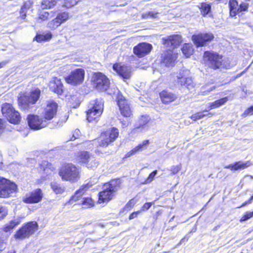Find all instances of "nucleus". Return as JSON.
<instances>
[{"label": "nucleus", "mask_w": 253, "mask_h": 253, "mask_svg": "<svg viewBox=\"0 0 253 253\" xmlns=\"http://www.w3.org/2000/svg\"><path fill=\"white\" fill-rule=\"evenodd\" d=\"M119 135L118 129L112 127L102 132L100 137L94 141L97 143V151L100 148H105L113 142Z\"/></svg>", "instance_id": "nucleus-1"}, {"label": "nucleus", "mask_w": 253, "mask_h": 253, "mask_svg": "<svg viewBox=\"0 0 253 253\" xmlns=\"http://www.w3.org/2000/svg\"><path fill=\"white\" fill-rule=\"evenodd\" d=\"M120 184L119 179H114L109 183H105L103 186V190L99 193V203H102L111 200L114 193L120 187Z\"/></svg>", "instance_id": "nucleus-2"}, {"label": "nucleus", "mask_w": 253, "mask_h": 253, "mask_svg": "<svg viewBox=\"0 0 253 253\" xmlns=\"http://www.w3.org/2000/svg\"><path fill=\"white\" fill-rule=\"evenodd\" d=\"M104 102L101 99L91 101L88 105L86 111V119L91 122L99 117L102 113Z\"/></svg>", "instance_id": "nucleus-3"}, {"label": "nucleus", "mask_w": 253, "mask_h": 253, "mask_svg": "<svg viewBox=\"0 0 253 253\" xmlns=\"http://www.w3.org/2000/svg\"><path fill=\"white\" fill-rule=\"evenodd\" d=\"M59 174L63 180L73 182L78 181L80 178L79 169L72 164H68L62 167Z\"/></svg>", "instance_id": "nucleus-4"}, {"label": "nucleus", "mask_w": 253, "mask_h": 253, "mask_svg": "<svg viewBox=\"0 0 253 253\" xmlns=\"http://www.w3.org/2000/svg\"><path fill=\"white\" fill-rule=\"evenodd\" d=\"M41 94V90L35 89L29 94L20 97L18 99L19 106L22 110H26L30 109L39 99Z\"/></svg>", "instance_id": "nucleus-5"}, {"label": "nucleus", "mask_w": 253, "mask_h": 253, "mask_svg": "<svg viewBox=\"0 0 253 253\" xmlns=\"http://www.w3.org/2000/svg\"><path fill=\"white\" fill-rule=\"evenodd\" d=\"M17 192V186L10 180L0 177V198H8L13 196Z\"/></svg>", "instance_id": "nucleus-6"}, {"label": "nucleus", "mask_w": 253, "mask_h": 253, "mask_svg": "<svg viewBox=\"0 0 253 253\" xmlns=\"http://www.w3.org/2000/svg\"><path fill=\"white\" fill-rule=\"evenodd\" d=\"M204 60L207 66L213 69L225 67L223 63L222 56L216 53L205 52Z\"/></svg>", "instance_id": "nucleus-7"}, {"label": "nucleus", "mask_w": 253, "mask_h": 253, "mask_svg": "<svg viewBox=\"0 0 253 253\" xmlns=\"http://www.w3.org/2000/svg\"><path fill=\"white\" fill-rule=\"evenodd\" d=\"M1 112L3 115L5 117L8 121L14 124H18L21 120V116L19 113L16 111L12 106L8 103L2 105Z\"/></svg>", "instance_id": "nucleus-8"}, {"label": "nucleus", "mask_w": 253, "mask_h": 253, "mask_svg": "<svg viewBox=\"0 0 253 253\" xmlns=\"http://www.w3.org/2000/svg\"><path fill=\"white\" fill-rule=\"evenodd\" d=\"M38 225L36 221L28 222L20 228L15 234V238L17 239H24L28 238L38 230Z\"/></svg>", "instance_id": "nucleus-9"}, {"label": "nucleus", "mask_w": 253, "mask_h": 253, "mask_svg": "<svg viewBox=\"0 0 253 253\" xmlns=\"http://www.w3.org/2000/svg\"><path fill=\"white\" fill-rule=\"evenodd\" d=\"M92 82L94 87L99 90H106L110 85L109 79L105 75L100 72L94 74Z\"/></svg>", "instance_id": "nucleus-10"}, {"label": "nucleus", "mask_w": 253, "mask_h": 253, "mask_svg": "<svg viewBox=\"0 0 253 253\" xmlns=\"http://www.w3.org/2000/svg\"><path fill=\"white\" fill-rule=\"evenodd\" d=\"M84 76V70L82 69H77L72 71L68 76L65 78V79L68 84L76 85L83 82Z\"/></svg>", "instance_id": "nucleus-11"}, {"label": "nucleus", "mask_w": 253, "mask_h": 253, "mask_svg": "<svg viewBox=\"0 0 253 253\" xmlns=\"http://www.w3.org/2000/svg\"><path fill=\"white\" fill-rule=\"evenodd\" d=\"M27 119L29 126L34 130L40 129L47 125L46 120L40 118L37 115H30L28 116Z\"/></svg>", "instance_id": "nucleus-12"}, {"label": "nucleus", "mask_w": 253, "mask_h": 253, "mask_svg": "<svg viewBox=\"0 0 253 253\" xmlns=\"http://www.w3.org/2000/svg\"><path fill=\"white\" fill-rule=\"evenodd\" d=\"M214 36L211 33L199 34L192 37V41L198 47L205 45L207 42H211Z\"/></svg>", "instance_id": "nucleus-13"}, {"label": "nucleus", "mask_w": 253, "mask_h": 253, "mask_svg": "<svg viewBox=\"0 0 253 253\" xmlns=\"http://www.w3.org/2000/svg\"><path fill=\"white\" fill-rule=\"evenodd\" d=\"M57 104L53 100L47 101L46 106L44 109L43 119L47 121L52 119L57 112Z\"/></svg>", "instance_id": "nucleus-14"}, {"label": "nucleus", "mask_w": 253, "mask_h": 253, "mask_svg": "<svg viewBox=\"0 0 253 253\" xmlns=\"http://www.w3.org/2000/svg\"><path fill=\"white\" fill-rule=\"evenodd\" d=\"M42 198V193L40 189H37L26 195L23 199V201L27 204L37 203L40 202Z\"/></svg>", "instance_id": "nucleus-15"}, {"label": "nucleus", "mask_w": 253, "mask_h": 253, "mask_svg": "<svg viewBox=\"0 0 253 253\" xmlns=\"http://www.w3.org/2000/svg\"><path fill=\"white\" fill-rule=\"evenodd\" d=\"M176 78V83L177 86H185L189 90L194 87L192 78L186 77L183 73L180 72Z\"/></svg>", "instance_id": "nucleus-16"}, {"label": "nucleus", "mask_w": 253, "mask_h": 253, "mask_svg": "<svg viewBox=\"0 0 253 253\" xmlns=\"http://www.w3.org/2000/svg\"><path fill=\"white\" fill-rule=\"evenodd\" d=\"M117 103L121 114L125 117H130L131 112L127 101L122 95H119L117 98Z\"/></svg>", "instance_id": "nucleus-17"}, {"label": "nucleus", "mask_w": 253, "mask_h": 253, "mask_svg": "<svg viewBox=\"0 0 253 253\" xmlns=\"http://www.w3.org/2000/svg\"><path fill=\"white\" fill-rule=\"evenodd\" d=\"M152 48V46L151 44L145 42H142L139 43L133 48V52L135 55L141 57L148 54L151 50Z\"/></svg>", "instance_id": "nucleus-18"}, {"label": "nucleus", "mask_w": 253, "mask_h": 253, "mask_svg": "<svg viewBox=\"0 0 253 253\" xmlns=\"http://www.w3.org/2000/svg\"><path fill=\"white\" fill-rule=\"evenodd\" d=\"M150 121V117L147 115H142L139 119L135 125L134 130L137 132L147 130L149 128V123Z\"/></svg>", "instance_id": "nucleus-19"}, {"label": "nucleus", "mask_w": 253, "mask_h": 253, "mask_svg": "<svg viewBox=\"0 0 253 253\" xmlns=\"http://www.w3.org/2000/svg\"><path fill=\"white\" fill-rule=\"evenodd\" d=\"M113 69L124 79H128L131 76V69L129 67L121 66L117 63L113 66Z\"/></svg>", "instance_id": "nucleus-20"}, {"label": "nucleus", "mask_w": 253, "mask_h": 253, "mask_svg": "<svg viewBox=\"0 0 253 253\" xmlns=\"http://www.w3.org/2000/svg\"><path fill=\"white\" fill-rule=\"evenodd\" d=\"M49 89L51 91L58 95L63 93V85L61 80L57 77L53 78L49 83Z\"/></svg>", "instance_id": "nucleus-21"}, {"label": "nucleus", "mask_w": 253, "mask_h": 253, "mask_svg": "<svg viewBox=\"0 0 253 253\" xmlns=\"http://www.w3.org/2000/svg\"><path fill=\"white\" fill-rule=\"evenodd\" d=\"M164 40L165 44L172 48L176 47L182 41L181 36L177 35L170 36Z\"/></svg>", "instance_id": "nucleus-22"}, {"label": "nucleus", "mask_w": 253, "mask_h": 253, "mask_svg": "<svg viewBox=\"0 0 253 253\" xmlns=\"http://www.w3.org/2000/svg\"><path fill=\"white\" fill-rule=\"evenodd\" d=\"M176 59L175 54H173L171 52H168L162 57V64L166 66H172L174 65L175 60Z\"/></svg>", "instance_id": "nucleus-23"}, {"label": "nucleus", "mask_w": 253, "mask_h": 253, "mask_svg": "<svg viewBox=\"0 0 253 253\" xmlns=\"http://www.w3.org/2000/svg\"><path fill=\"white\" fill-rule=\"evenodd\" d=\"M161 100L163 103L168 104L173 101L177 98V96L171 92L164 90L160 93Z\"/></svg>", "instance_id": "nucleus-24"}, {"label": "nucleus", "mask_w": 253, "mask_h": 253, "mask_svg": "<svg viewBox=\"0 0 253 253\" xmlns=\"http://www.w3.org/2000/svg\"><path fill=\"white\" fill-rule=\"evenodd\" d=\"M251 164L249 162H242L239 161L234 164H230L224 167L225 169H229L231 170H238L244 169L250 166Z\"/></svg>", "instance_id": "nucleus-25"}, {"label": "nucleus", "mask_w": 253, "mask_h": 253, "mask_svg": "<svg viewBox=\"0 0 253 253\" xmlns=\"http://www.w3.org/2000/svg\"><path fill=\"white\" fill-rule=\"evenodd\" d=\"M149 143V141L148 140L143 141L142 143L138 144L137 146H136L131 151L127 152L126 154V157H129L130 156L136 154L137 152L141 151L147 148V146Z\"/></svg>", "instance_id": "nucleus-26"}, {"label": "nucleus", "mask_w": 253, "mask_h": 253, "mask_svg": "<svg viewBox=\"0 0 253 253\" xmlns=\"http://www.w3.org/2000/svg\"><path fill=\"white\" fill-rule=\"evenodd\" d=\"M88 188L87 185H85L83 188H81L77 191L74 195H73L69 201V204H72L75 202H80L79 201L82 200V199L81 198V196L84 195Z\"/></svg>", "instance_id": "nucleus-27"}, {"label": "nucleus", "mask_w": 253, "mask_h": 253, "mask_svg": "<svg viewBox=\"0 0 253 253\" xmlns=\"http://www.w3.org/2000/svg\"><path fill=\"white\" fill-rule=\"evenodd\" d=\"M92 156L87 151H81L78 153L77 159L80 164L85 165Z\"/></svg>", "instance_id": "nucleus-28"}, {"label": "nucleus", "mask_w": 253, "mask_h": 253, "mask_svg": "<svg viewBox=\"0 0 253 253\" xmlns=\"http://www.w3.org/2000/svg\"><path fill=\"white\" fill-rule=\"evenodd\" d=\"M229 5L231 16L234 17L239 14V6L238 2L236 0H229Z\"/></svg>", "instance_id": "nucleus-29"}, {"label": "nucleus", "mask_w": 253, "mask_h": 253, "mask_svg": "<svg viewBox=\"0 0 253 253\" xmlns=\"http://www.w3.org/2000/svg\"><path fill=\"white\" fill-rule=\"evenodd\" d=\"M32 4L33 2L31 0H28L24 2L20 11V17L22 19H25L26 13L28 10L31 7Z\"/></svg>", "instance_id": "nucleus-30"}, {"label": "nucleus", "mask_w": 253, "mask_h": 253, "mask_svg": "<svg viewBox=\"0 0 253 253\" xmlns=\"http://www.w3.org/2000/svg\"><path fill=\"white\" fill-rule=\"evenodd\" d=\"M201 14L203 16L207 15L211 11V5L206 2H202L199 6Z\"/></svg>", "instance_id": "nucleus-31"}, {"label": "nucleus", "mask_w": 253, "mask_h": 253, "mask_svg": "<svg viewBox=\"0 0 253 253\" xmlns=\"http://www.w3.org/2000/svg\"><path fill=\"white\" fill-rule=\"evenodd\" d=\"M228 101V98L227 97L221 98L215 101L214 102L210 103L209 104V110H211L215 108H218L222 105H223L225 103H226Z\"/></svg>", "instance_id": "nucleus-32"}, {"label": "nucleus", "mask_w": 253, "mask_h": 253, "mask_svg": "<svg viewBox=\"0 0 253 253\" xmlns=\"http://www.w3.org/2000/svg\"><path fill=\"white\" fill-rule=\"evenodd\" d=\"M51 38L52 35L50 33H48L45 34H37L34 40L38 42H41L48 41Z\"/></svg>", "instance_id": "nucleus-33"}, {"label": "nucleus", "mask_w": 253, "mask_h": 253, "mask_svg": "<svg viewBox=\"0 0 253 253\" xmlns=\"http://www.w3.org/2000/svg\"><path fill=\"white\" fill-rule=\"evenodd\" d=\"M183 54L186 57H189L193 54L194 49L193 46L190 43H185L181 48Z\"/></svg>", "instance_id": "nucleus-34"}, {"label": "nucleus", "mask_w": 253, "mask_h": 253, "mask_svg": "<svg viewBox=\"0 0 253 253\" xmlns=\"http://www.w3.org/2000/svg\"><path fill=\"white\" fill-rule=\"evenodd\" d=\"M51 189L56 194H62L65 190V188L62 185L58 184L56 182H52L50 184Z\"/></svg>", "instance_id": "nucleus-35"}, {"label": "nucleus", "mask_w": 253, "mask_h": 253, "mask_svg": "<svg viewBox=\"0 0 253 253\" xmlns=\"http://www.w3.org/2000/svg\"><path fill=\"white\" fill-rule=\"evenodd\" d=\"M208 110H204L202 112H198L197 113H195L193 115H192L190 118L191 119L194 121H196V120H200L205 117L206 116H211L212 115L211 113H209L207 114H205V113L207 112Z\"/></svg>", "instance_id": "nucleus-36"}, {"label": "nucleus", "mask_w": 253, "mask_h": 253, "mask_svg": "<svg viewBox=\"0 0 253 253\" xmlns=\"http://www.w3.org/2000/svg\"><path fill=\"white\" fill-rule=\"evenodd\" d=\"M84 166L88 169H94L98 166V162L92 155Z\"/></svg>", "instance_id": "nucleus-37"}, {"label": "nucleus", "mask_w": 253, "mask_h": 253, "mask_svg": "<svg viewBox=\"0 0 253 253\" xmlns=\"http://www.w3.org/2000/svg\"><path fill=\"white\" fill-rule=\"evenodd\" d=\"M21 220L20 218L14 219V220L11 221L8 225L4 227L3 230L6 232H9L16 226L19 224Z\"/></svg>", "instance_id": "nucleus-38"}, {"label": "nucleus", "mask_w": 253, "mask_h": 253, "mask_svg": "<svg viewBox=\"0 0 253 253\" xmlns=\"http://www.w3.org/2000/svg\"><path fill=\"white\" fill-rule=\"evenodd\" d=\"M56 0H43L41 6L42 9L51 8L56 4Z\"/></svg>", "instance_id": "nucleus-39"}, {"label": "nucleus", "mask_w": 253, "mask_h": 253, "mask_svg": "<svg viewBox=\"0 0 253 253\" xmlns=\"http://www.w3.org/2000/svg\"><path fill=\"white\" fill-rule=\"evenodd\" d=\"M41 169L45 172L46 174H49L52 171L51 164L46 161H43L40 164Z\"/></svg>", "instance_id": "nucleus-40"}, {"label": "nucleus", "mask_w": 253, "mask_h": 253, "mask_svg": "<svg viewBox=\"0 0 253 253\" xmlns=\"http://www.w3.org/2000/svg\"><path fill=\"white\" fill-rule=\"evenodd\" d=\"M59 22L61 24L66 22L69 18V13L67 12H62L58 13L56 17Z\"/></svg>", "instance_id": "nucleus-41"}, {"label": "nucleus", "mask_w": 253, "mask_h": 253, "mask_svg": "<svg viewBox=\"0 0 253 253\" xmlns=\"http://www.w3.org/2000/svg\"><path fill=\"white\" fill-rule=\"evenodd\" d=\"M80 0H64L63 6L67 8L72 7L77 4Z\"/></svg>", "instance_id": "nucleus-42"}, {"label": "nucleus", "mask_w": 253, "mask_h": 253, "mask_svg": "<svg viewBox=\"0 0 253 253\" xmlns=\"http://www.w3.org/2000/svg\"><path fill=\"white\" fill-rule=\"evenodd\" d=\"M60 25V23L59 22V21H58L57 18H55L48 23L47 27L51 30H54L59 27Z\"/></svg>", "instance_id": "nucleus-43"}, {"label": "nucleus", "mask_w": 253, "mask_h": 253, "mask_svg": "<svg viewBox=\"0 0 253 253\" xmlns=\"http://www.w3.org/2000/svg\"><path fill=\"white\" fill-rule=\"evenodd\" d=\"M60 25V23L59 22V21H58L57 18H55L48 23L47 27L51 30H54L59 27Z\"/></svg>", "instance_id": "nucleus-44"}, {"label": "nucleus", "mask_w": 253, "mask_h": 253, "mask_svg": "<svg viewBox=\"0 0 253 253\" xmlns=\"http://www.w3.org/2000/svg\"><path fill=\"white\" fill-rule=\"evenodd\" d=\"M79 204H82L83 205L85 206L84 208H88L93 205V201L89 198L82 199L81 202H79Z\"/></svg>", "instance_id": "nucleus-45"}, {"label": "nucleus", "mask_w": 253, "mask_h": 253, "mask_svg": "<svg viewBox=\"0 0 253 253\" xmlns=\"http://www.w3.org/2000/svg\"><path fill=\"white\" fill-rule=\"evenodd\" d=\"M181 168L182 166L180 164L177 166H172L170 167L169 170L171 171V175H174L179 172V171L181 169Z\"/></svg>", "instance_id": "nucleus-46"}, {"label": "nucleus", "mask_w": 253, "mask_h": 253, "mask_svg": "<svg viewBox=\"0 0 253 253\" xmlns=\"http://www.w3.org/2000/svg\"><path fill=\"white\" fill-rule=\"evenodd\" d=\"M157 15L158 13L151 11L143 13L142 14V17L145 19L149 18H155L157 17Z\"/></svg>", "instance_id": "nucleus-47"}, {"label": "nucleus", "mask_w": 253, "mask_h": 253, "mask_svg": "<svg viewBox=\"0 0 253 253\" xmlns=\"http://www.w3.org/2000/svg\"><path fill=\"white\" fill-rule=\"evenodd\" d=\"M206 87L203 86L201 89V93L202 95H206L210 93L211 91L214 90L215 88V86H212L208 88L207 89H206Z\"/></svg>", "instance_id": "nucleus-48"}, {"label": "nucleus", "mask_w": 253, "mask_h": 253, "mask_svg": "<svg viewBox=\"0 0 253 253\" xmlns=\"http://www.w3.org/2000/svg\"><path fill=\"white\" fill-rule=\"evenodd\" d=\"M253 216V211L252 212H246L244 215L240 219V222L246 221Z\"/></svg>", "instance_id": "nucleus-49"}, {"label": "nucleus", "mask_w": 253, "mask_h": 253, "mask_svg": "<svg viewBox=\"0 0 253 253\" xmlns=\"http://www.w3.org/2000/svg\"><path fill=\"white\" fill-rule=\"evenodd\" d=\"M158 171L157 170H155L152 172L149 175L148 177L145 181V183L146 184L149 183L152 181L154 178L156 176V175L157 174Z\"/></svg>", "instance_id": "nucleus-50"}, {"label": "nucleus", "mask_w": 253, "mask_h": 253, "mask_svg": "<svg viewBox=\"0 0 253 253\" xmlns=\"http://www.w3.org/2000/svg\"><path fill=\"white\" fill-rule=\"evenodd\" d=\"M249 7V4L247 3H242L239 6V13L242 11H245L247 10Z\"/></svg>", "instance_id": "nucleus-51"}, {"label": "nucleus", "mask_w": 253, "mask_h": 253, "mask_svg": "<svg viewBox=\"0 0 253 253\" xmlns=\"http://www.w3.org/2000/svg\"><path fill=\"white\" fill-rule=\"evenodd\" d=\"M49 14L47 12H43L40 14L39 18L42 21H44L48 19Z\"/></svg>", "instance_id": "nucleus-52"}, {"label": "nucleus", "mask_w": 253, "mask_h": 253, "mask_svg": "<svg viewBox=\"0 0 253 253\" xmlns=\"http://www.w3.org/2000/svg\"><path fill=\"white\" fill-rule=\"evenodd\" d=\"M7 214V211L5 208L0 205V219L2 218Z\"/></svg>", "instance_id": "nucleus-53"}, {"label": "nucleus", "mask_w": 253, "mask_h": 253, "mask_svg": "<svg viewBox=\"0 0 253 253\" xmlns=\"http://www.w3.org/2000/svg\"><path fill=\"white\" fill-rule=\"evenodd\" d=\"M152 204H153V202L145 203L143 205L142 209L141 210V211H145L148 210L150 208V207H151Z\"/></svg>", "instance_id": "nucleus-54"}, {"label": "nucleus", "mask_w": 253, "mask_h": 253, "mask_svg": "<svg viewBox=\"0 0 253 253\" xmlns=\"http://www.w3.org/2000/svg\"><path fill=\"white\" fill-rule=\"evenodd\" d=\"M253 106H251L250 107L248 108L247 109H246L244 113V116H247L249 115H253Z\"/></svg>", "instance_id": "nucleus-55"}, {"label": "nucleus", "mask_w": 253, "mask_h": 253, "mask_svg": "<svg viewBox=\"0 0 253 253\" xmlns=\"http://www.w3.org/2000/svg\"><path fill=\"white\" fill-rule=\"evenodd\" d=\"M133 205H134V204L132 202V200H130L125 206V207L124 208V210L128 211L130 210L132 208Z\"/></svg>", "instance_id": "nucleus-56"}, {"label": "nucleus", "mask_w": 253, "mask_h": 253, "mask_svg": "<svg viewBox=\"0 0 253 253\" xmlns=\"http://www.w3.org/2000/svg\"><path fill=\"white\" fill-rule=\"evenodd\" d=\"M140 212V211H137L132 212L129 216V219L131 220L137 217V215Z\"/></svg>", "instance_id": "nucleus-57"}, {"label": "nucleus", "mask_w": 253, "mask_h": 253, "mask_svg": "<svg viewBox=\"0 0 253 253\" xmlns=\"http://www.w3.org/2000/svg\"><path fill=\"white\" fill-rule=\"evenodd\" d=\"M4 128V122L1 119H0V134L2 132L3 129Z\"/></svg>", "instance_id": "nucleus-58"}, {"label": "nucleus", "mask_w": 253, "mask_h": 253, "mask_svg": "<svg viewBox=\"0 0 253 253\" xmlns=\"http://www.w3.org/2000/svg\"><path fill=\"white\" fill-rule=\"evenodd\" d=\"M253 200V195L251 197V198L249 200V201H247V202H245V203H244L240 207H243V206H245L246 205H247L248 203H250L251 202V201ZM240 208V207H239Z\"/></svg>", "instance_id": "nucleus-59"}, {"label": "nucleus", "mask_w": 253, "mask_h": 253, "mask_svg": "<svg viewBox=\"0 0 253 253\" xmlns=\"http://www.w3.org/2000/svg\"><path fill=\"white\" fill-rule=\"evenodd\" d=\"M6 61H3L0 63V69L5 66L7 64Z\"/></svg>", "instance_id": "nucleus-60"}, {"label": "nucleus", "mask_w": 253, "mask_h": 253, "mask_svg": "<svg viewBox=\"0 0 253 253\" xmlns=\"http://www.w3.org/2000/svg\"><path fill=\"white\" fill-rule=\"evenodd\" d=\"M219 1H220L222 3H226L228 0H218Z\"/></svg>", "instance_id": "nucleus-61"}, {"label": "nucleus", "mask_w": 253, "mask_h": 253, "mask_svg": "<svg viewBox=\"0 0 253 253\" xmlns=\"http://www.w3.org/2000/svg\"><path fill=\"white\" fill-rule=\"evenodd\" d=\"M65 68H66V67H65V66H64V67H61V68H60V69H61V70H64Z\"/></svg>", "instance_id": "nucleus-62"}, {"label": "nucleus", "mask_w": 253, "mask_h": 253, "mask_svg": "<svg viewBox=\"0 0 253 253\" xmlns=\"http://www.w3.org/2000/svg\"><path fill=\"white\" fill-rule=\"evenodd\" d=\"M73 137H74V139L76 138V137H75L74 135H73Z\"/></svg>", "instance_id": "nucleus-63"}]
</instances>
